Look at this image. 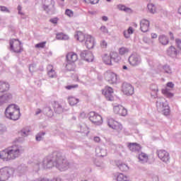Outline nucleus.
<instances>
[{"instance_id":"obj_1","label":"nucleus","mask_w":181,"mask_h":181,"mask_svg":"<svg viewBox=\"0 0 181 181\" xmlns=\"http://www.w3.org/2000/svg\"><path fill=\"white\" fill-rule=\"evenodd\" d=\"M37 169L41 166L42 169H52L55 166L60 172H66L70 168V162L67 158L58 151H54L52 153L47 156L42 161L38 158L35 162Z\"/></svg>"},{"instance_id":"obj_2","label":"nucleus","mask_w":181,"mask_h":181,"mask_svg":"<svg viewBox=\"0 0 181 181\" xmlns=\"http://www.w3.org/2000/svg\"><path fill=\"white\" fill-rule=\"evenodd\" d=\"M25 148L23 146L15 144L8 148L0 152V158L8 162V160H13L16 158H19L21 153H23Z\"/></svg>"},{"instance_id":"obj_3","label":"nucleus","mask_w":181,"mask_h":181,"mask_svg":"<svg viewBox=\"0 0 181 181\" xmlns=\"http://www.w3.org/2000/svg\"><path fill=\"white\" fill-rule=\"evenodd\" d=\"M5 115L8 119L18 121L21 118V110L19 107L15 104L8 105L5 110Z\"/></svg>"},{"instance_id":"obj_4","label":"nucleus","mask_w":181,"mask_h":181,"mask_svg":"<svg viewBox=\"0 0 181 181\" xmlns=\"http://www.w3.org/2000/svg\"><path fill=\"white\" fill-rule=\"evenodd\" d=\"M156 104L158 112H160L163 115H169L170 109L164 98H157Z\"/></svg>"},{"instance_id":"obj_5","label":"nucleus","mask_w":181,"mask_h":181,"mask_svg":"<svg viewBox=\"0 0 181 181\" xmlns=\"http://www.w3.org/2000/svg\"><path fill=\"white\" fill-rule=\"evenodd\" d=\"M14 170L9 167H4L0 169V181L9 180L13 176Z\"/></svg>"},{"instance_id":"obj_6","label":"nucleus","mask_w":181,"mask_h":181,"mask_svg":"<svg viewBox=\"0 0 181 181\" xmlns=\"http://www.w3.org/2000/svg\"><path fill=\"white\" fill-rule=\"evenodd\" d=\"M10 50L13 53H22L23 52V47H22V43L21 41L16 39H12L10 40Z\"/></svg>"},{"instance_id":"obj_7","label":"nucleus","mask_w":181,"mask_h":181,"mask_svg":"<svg viewBox=\"0 0 181 181\" xmlns=\"http://www.w3.org/2000/svg\"><path fill=\"white\" fill-rule=\"evenodd\" d=\"M88 119L90 122L95 124V125H101V124H103V117L95 112H89Z\"/></svg>"},{"instance_id":"obj_8","label":"nucleus","mask_w":181,"mask_h":181,"mask_svg":"<svg viewBox=\"0 0 181 181\" xmlns=\"http://www.w3.org/2000/svg\"><path fill=\"white\" fill-rule=\"evenodd\" d=\"M129 63L133 67H136L142 63V58L138 54H132L129 57Z\"/></svg>"},{"instance_id":"obj_9","label":"nucleus","mask_w":181,"mask_h":181,"mask_svg":"<svg viewBox=\"0 0 181 181\" xmlns=\"http://www.w3.org/2000/svg\"><path fill=\"white\" fill-rule=\"evenodd\" d=\"M107 125L110 128L115 129V131H117V132H121V131H122V124L114 120L112 118H109L107 119Z\"/></svg>"},{"instance_id":"obj_10","label":"nucleus","mask_w":181,"mask_h":181,"mask_svg":"<svg viewBox=\"0 0 181 181\" xmlns=\"http://www.w3.org/2000/svg\"><path fill=\"white\" fill-rule=\"evenodd\" d=\"M103 60L105 64L111 65L112 64V60H114V62L118 60V54L117 52H111L110 56L105 54L103 57Z\"/></svg>"},{"instance_id":"obj_11","label":"nucleus","mask_w":181,"mask_h":181,"mask_svg":"<svg viewBox=\"0 0 181 181\" xmlns=\"http://www.w3.org/2000/svg\"><path fill=\"white\" fill-rule=\"evenodd\" d=\"M105 78L106 81H108L110 84H115L117 83V77L115 73L111 71H107L105 74Z\"/></svg>"},{"instance_id":"obj_12","label":"nucleus","mask_w":181,"mask_h":181,"mask_svg":"<svg viewBox=\"0 0 181 181\" xmlns=\"http://www.w3.org/2000/svg\"><path fill=\"white\" fill-rule=\"evenodd\" d=\"M122 91L125 95H132L134 94V87L130 83L124 82L122 86Z\"/></svg>"},{"instance_id":"obj_13","label":"nucleus","mask_w":181,"mask_h":181,"mask_svg":"<svg viewBox=\"0 0 181 181\" xmlns=\"http://www.w3.org/2000/svg\"><path fill=\"white\" fill-rule=\"evenodd\" d=\"M102 93L105 95V98L108 101H112L114 100V90L111 87L105 88Z\"/></svg>"},{"instance_id":"obj_14","label":"nucleus","mask_w":181,"mask_h":181,"mask_svg":"<svg viewBox=\"0 0 181 181\" xmlns=\"http://www.w3.org/2000/svg\"><path fill=\"white\" fill-rule=\"evenodd\" d=\"M158 156L162 162H164L165 163H168L170 159V156H169V153L168 151L165 150H160L158 151Z\"/></svg>"},{"instance_id":"obj_15","label":"nucleus","mask_w":181,"mask_h":181,"mask_svg":"<svg viewBox=\"0 0 181 181\" xmlns=\"http://www.w3.org/2000/svg\"><path fill=\"white\" fill-rule=\"evenodd\" d=\"M113 111L115 114H119V115H122V117H125L128 114L127 109L121 105L114 106Z\"/></svg>"},{"instance_id":"obj_16","label":"nucleus","mask_w":181,"mask_h":181,"mask_svg":"<svg viewBox=\"0 0 181 181\" xmlns=\"http://www.w3.org/2000/svg\"><path fill=\"white\" fill-rule=\"evenodd\" d=\"M81 57L83 60H86V62H91L93 60H94V56L93 55V53L87 50L81 52Z\"/></svg>"},{"instance_id":"obj_17","label":"nucleus","mask_w":181,"mask_h":181,"mask_svg":"<svg viewBox=\"0 0 181 181\" xmlns=\"http://www.w3.org/2000/svg\"><path fill=\"white\" fill-rule=\"evenodd\" d=\"M85 46L87 49H93L94 47V37L93 36L89 35H86Z\"/></svg>"},{"instance_id":"obj_18","label":"nucleus","mask_w":181,"mask_h":181,"mask_svg":"<svg viewBox=\"0 0 181 181\" xmlns=\"http://www.w3.org/2000/svg\"><path fill=\"white\" fill-rule=\"evenodd\" d=\"M11 85L9 83L4 81H0V93H6L9 91Z\"/></svg>"},{"instance_id":"obj_19","label":"nucleus","mask_w":181,"mask_h":181,"mask_svg":"<svg viewBox=\"0 0 181 181\" xmlns=\"http://www.w3.org/2000/svg\"><path fill=\"white\" fill-rule=\"evenodd\" d=\"M43 9L47 15H54V13H56V7H54V4L43 6Z\"/></svg>"},{"instance_id":"obj_20","label":"nucleus","mask_w":181,"mask_h":181,"mask_svg":"<svg viewBox=\"0 0 181 181\" xmlns=\"http://www.w3.org/2000/svg\"><path fill=\"white\" fill-rule=\"evenodd\" d=\"M140 28L141 32H148V30H149V21L146 19L141 20L140 22Z\"/></svg>"},{"instance_id":"obj_21","label":"nucleus","mask_w":181,"mask_h":181,"mask_svg":"<svg viewBox=\"0 0 181 181\" xmlns=\"http://www.w3.org/2000/svg\"><path fill=\"white\" fill-rule=\"evenodd\" d=\"M66 60L69 62V63H76V62L78 60V57L77 54L74 52H69L66 54Z\"/></svg>"},{"instance_id":"obj_22","label":"nucleus","mask_w":181,"mask_h":181,"mask_svg":"<svg viewBox=\"0 0 181 181\" xmlns=\"http://www.w3.org/2000/svg\"><path fill=\"white\" fill-rule=\"evenodd\" d=\"M96 154L99 157L104 158V156H107V148H105V146H99L96 148Z\"/></svg>"},{"instance_id":"obj_23","label":"nucleus","mask_w":181,"mask_h":181,"mask_svg":"<svg viewBox=\"0 0 181 181\" xmlns=\"http://www.w3.org/2000/svg\"><path fill=\"white\" fill-rule=\"evenodd\" d=\"M47 75L50 78H56L57 77V74H56V71L53 68V65H48L47 67Z\"/></svg>"},{"instance_id":"obj_24","label":"nucleus","mask_w":181,"mask_h":181,"mask_svg":"<svg viewBox=\"0 0 181 181\" xmlns=\"http://www.w3.org/2000/svg\"><path fill=\"white\" fill-rule=\"evenodd\" d=\"M128 148L132 152H139L141 149V145L136 143H130L128 145Z\"/></svg>"},{"instance_id":"obj_25","label":"nucleus","mask_w":181,"mask_h":181,"mask_svg":"<svg viewBox=\"0 0 181 181\" xmlns=\"http://www.w3.org/2000/svg\"><path fill=\"white\" fill-rule=\"evenodd\" d=\"M78 128L79 129L78 132H81V134H83V135H88V127H87V124H79L78 126Z\"/></svg>"},{"instance_id":"obj_26","label":"nucleus","mask_w":181,"mask_h":181,"mask_svg":"<svg viewBox=\"0 0 181 181\" xmlns=\"http://www.w3.org/2000/svg\"><path fill=\"white\" fill-rule=\"evenodd\" d=\"M54 110L56 114H62L63 111H64L63 106H62V105H60L57 102H54Z\"/></svg>"},{"instance_id":"obj_27","label":"nucleus","mask_w":181,"mask_h":181,"mask_svg":"<svg viewBox=\"0 0 181 181\" xmlns=\"http://www.w3.org/2000/svg\"><path fill=\"white\" fill-rule=\"evenodd\" d=\"M167 54L168 56H170V57H176V56H177V51L175 47L171 46L167 49Z\"/></svg>"},{"instance_id":"obj_28","label":"nucleus","mask_w":181,"mask_h":181,"mask_svg":"<svg viewBox=\"0 0 181 181\" xmlns=\"http://www.w3.org/2000/svg\"><path fill=\"white\" fill-rule=\"evenodd\" d=\"M42 112H44V114H45V115H47V117H49V118H52V117H53V115H54V113L53 112V110H52V107H45L42 110Z\"/></svg>"},{"instance_id":"obj_29","label":"nucleus","mask_w":181,"mask_h":181,"mask_svg":"<svg viewBox=\"0 0 181 181\" xmlns=\"http://www.w3.org/2000/svg\"><path fill=\"white\" fill-rule=\"evenodd\" d=\"M0 97L1 98V100L4 103H8V101H11V100H12L13 98L12 93H6Z\"/></svg>"},{"instance_id":"obj_30","label":"nucleus","mask_w":181,"mask_h":181,"mask_svg":"<svg viewBox=\"0 0 181 181\" xmlns=\"http://www.w3.org/2000/svg\"><path fill=\"white\" fill-rule=\"evenodd\" d=\"M75 39L79 42H83L86 39V35L82 32L78 31L75 35Z\"/></svg>"},{"instance_id":"obj_31","label":"nucleus","mask_w":181,"mask_h":181,"mask_svg":"<svg viewBox=\"0 0 181 181\" xmlns=\"http://www.w3.org/2000/svg\"><path fill=\"white\" fill-rule=\"evenodd\" d=\"M158 40L161 45H166L169 43V38L166 37L165 35H161L158 37Z\"/></svg>"},{"instance_id":"obj_32","label":"nucleus","mask_w":181,"mask_h":181,"mask_svg":"<svg viewBox=\"0 0 181 181\" xmlns=\"http://www.w3.org/2000/svg\"><path fill=\"white\" fill-rule=\"evenodd\" d=\"M139 160L141 163H146L148 162V156L145 153L139 155Z\"/></svg>"},{"instance_id":"obj_33","label":"nucleus","mask_w":181,"mask_h":181,"mask_svg":"<svg viewBox=\"0 0 181 181\" xmlns=\"http://www.w3.org/2000/svg\"><path fill=\"white\" fill-rule=\"evenodd\" d=\"M163 72L165 74H172L173 71H172V67L170 65L165 64L163 66Z\"/></svg>"},{"instance_id":"obj_34","label":"nucleus","mask_w":181,"mask_h":181,"mask_svg":"<svg viewBox=\"0 0 181 181\" xmlns=\"http://www.w3.org/2000/svg\"><path fill=\"white\" fill-rule=\"evenodd\" d=\"M117 9H119V11H124V12H127V13H129L132 11L130 8H128L122 4L117 5Z\"/></svg>"},{"instance_id":"obj_35","label":"nucleus","mask_w":181,"mask_h":181,"mask_svg":"<svg viewBox=\"0 0 181 181\" xmlns=\"http://www.w3.org/2000/svg\"><path fill=\"white\" fill-rule=\"evenodd\" d=\"M118 52L120 56H124V54H127V53H129V49L125 47H122L119 48Z\"/></svg>"},{"instance_id":"obj_36","label":"nucleus","mask_w":181,"mask_h":181,"mask_svg":"<svg viewBox=\"0 0 181 181\" xmlns=\"http://www.w3.org/2000/svg\"><path fill=\"white\" fill-rule=\"evenodd\" d=\"M117 181H129V177L124 175V174L120 173L117 176Z\"/></svg>"},{"instance_id":"obj_37","label":"nucleus","mask_w":181,"mask_h":181,"mask_svg":"<svg viewBox=\"0 0 181 181\" xmlns=\"http://www.w3.org/2000/svg\"><path fill=\"white\" fill-rule=\"evenodd\" d=\"M74 67H76V65L74 62H70L67 61V64H66V70H68L69 71H73V70H74Z\"/></svg>"},{"instance_id":"obj_38","label":"nucleus","mask_w":181,"mask_h":181,"mask_svg":"<svg viewBox=\"0 0 181 181\" xmlns=\"http://www.w3.org/2000/svg\"><path fill=\"white\" fill-rule=\"evenodd\" d=\"M68 100L70 105H76V104H78L79 101L78 98H76L74 97H69Z\"/></svg>"},{"instance_id":"obj_39","label":"nucleus","mask_w":181,"mask_h":181,"mask_svg":"<svg viewBox=\"0 0 181 181\" xmlns=\"http://www.w3.org/2000/svg\"><path fill=\"white\" fill-rule=\"evenodd\" d=\"M147 7L150 13H156V7L153 4H148Z\"/></svg>"},{"instance_id":"obj_40","label":"nucleus","mask_w":181,"mask_h":181,"mask_svg":"<svg viewBox=\"0 0 181 181\" xmlns=\"http://www.w3.org/2000/svg\"><path fill=\"white\" fill-rule=\"evenodd\" d=\"M118 168L119 170H121L122 172H127V170H129V167H128L127 164H124V163L119 164L118 165Z\"/></svg>"},{"instance_id":"obj_41","label":"nucleus","mask_w":181,"mask_h":181,"mask_svg":"<svg viewBox=\"0 0 181 181\" xmlns=\"http://www.w3.org/2000/svg\"><path fill=\"white\" fill-rule=\"evenodd\" d=\"M162 93H163V94H164L165 95H166L167 97H168L170 98L173 97V93H170L169 91V88H168L163 89Z\"/></svg>"},{"instance_id":"obj_42","label":"nucleus","mask_w":181,"mask_h":181,"mask_svg":"<svg viewBox=\"0 0 181 181\" xmlns=\"http://www.w3.org/2000/svg\"><path fill=\"white\" fill-rule=\"evenodd\" d=\"M54 0H42L43 6H48L49 5H53Z\"/></svg>"},{"instance_id":"obj_43","label":"nucleus","mask_w":181,"mask_h":181,"mask_svg":"<svg viewBox=\"0 0 181 181\" xmlns=\"http://www.w3.org/2000/svg\"><path fill=\"white\" fill-rule=\"evenodd\" d=\"M6 132V126L0 123V135H4Z\"/></svg>"},{"instance_id":"obj_44","label":"nucleus","mask_w":181,"mask_h":181,"mask_svg":"<svg viewBox=\"0 0 181 181\" xmlns=\"http://www.w3.org/2000/svg\"><path fill=\"white\" fill-rule=\"evenodd\" d=\"M46 134V133L45 132H41V133H38L37 135H36V141H42V139H43V136H45V135Z\"/></svg>"},{"instance_id":"obj_45","label":"nucleus","mask_w":181,"mask_h":181,"mask_svg":"<svg viewBox=\"0 0 181 181\" xmlns=\"http://www.w3.org/2000/svg\"><path fill=\"white\" fill-rule=\"evenodd\" d=\"M21 135L22 136H28L29 135V129H23L21 130Z\"/></svg>"},{"instance_id":"obj_46","label":"nucleus","mask_w":181,"mask_h":181,"mask_svg":"<svg viewBox=\"0 0 181 181\" xmlns=\"http://www.w3.org/2000/svg\"><path fill=\"white\" fill-rule=\"evenodd\" d=\"M26 169H27V167H26V165L25 164H21L18 167V170H20V172H23V173L26 172Z\"/></svg>"},{"instance_id":"obj_47","label":"nucleus","mask_w":181,"mask_h":181,"mask_svg":"<svg viewBox=\"0 0 181 181\" xmlns=\"http://www.w3.org/2000/svg\"><path fill=\"white\" fill-rule=\"evenodd\" d=\"M0 11L1 12H7V13H10L11 11H9V9H8V8H6L4 6H0Z\"/></svg>"},{"instance_id":"obj_48","label":"nucleus","mask_w":181,"mask_h":181,"mask_svg":"<svg viewBox=\"0 0 181 181\" xmlns=\"http://www.w3.org/2000/svg\"><path fill=\"white\" fill-rule=\"evenodd\" d=\"M45 45H46V42H42L35 45V47L43 49V47H45Z\"/></svg>"},{"instance_id":"obj_49","label":"nucleus","mask_w":181,"mask_h":181,"mask_svg":"<svg viewBox=\"0 0 181 181\" xmlns=\"http://www.w3.org/2000/svg\"><path fill=\"white\" fill-rule=\"evenodd\" d=\"M65 14L67 15V16H69L70 18H71V16H73L74 15V13H73V11L70 9H66L65 11Z\"/></svg>"},{"instance_id":"obj_50","label":"nucleus","mask_w":181,"mask_h":181,"mask_svg":"<svg viewBox=\"0 0 181 181\" xmlns=\"http://www.w3.org/2000/svg\"><path fill=\"white\" fill-rule=\"evenodd\" d=\"M123 35L126 39H129V37H131V35L128 33L127 30H124L123 32Z\"/></svg>"},{"instance_id":"obj_51","label":"nucleus","mask_w":181,"mask_h":181,"mask_svg":"<svg viewBox=\"0 0 181 181\" xmlns=\"http://www.w3.org/2000/svg\"><path fill=\"white\" fill-rule=\"evenodd\" d=\"M35 67H36V64H35L30 65L29 70H30V73H33V71H35Z\"/></svg>"},{"instance_id":"obj_52","label":"nucleus","mask_w":181,"mask_h":181,"mask_svg":"<svg viewBox=\"0 0 181 181\" xmlns=\"http://www.w3.org/2000/svg\"><path fill=\"white\" fill-rule=\"evenodd\" d=\"M78 87V85H70L68 86H66V90H71V88H77Z\"/></svg>"},{"instance_id":"obj_53","label":"nucleus","mask_w":181,"mask_h":181,"mask_svg":"<svg viewBox=\"0 0 181 181\" xmlns=\"http://www.w3.org/2000/svg\"><path fill=\"white\" fill-rule=\"evenodd\" d=\"M100 30L103 33H108V29H107V27L103 25L102 27H100Z\"/></svg>"},{"instance_id":"obj_54","label":"nucleus","mask_w":181,"mask_h":181,"mask_svg":"<svg viewBox=\"0 0 181 181\" xmlns=\"http://www.w3.org/2000/svg\"><path fill=\"white\" fill-rule=\"evenodd\" d=\"M107 45L108 44L107 43V42H105V40H103L100 42L101 47H103V49H105V47H107Z\"/></svg>"},{"instance_id":"obj_55","label":"nucleus","mask_w":181,"mask_h":181,"mask_svg":"<svg viewBox=\"0 0 181 181\" xmlns=\"http://www.w3.org/2000/svg\"><path fill=\"white\" fill-rule=\"evenodd\" d=\"M57 21H59V18H51L49 20V22H51V23H54V25H56V23H57Z\"/></svg>"},{"instance_id":"obj_56","label":"nucleus","mask_w":181,"mask_h":181,"mask_svg":"<svg viewBox=\"0 0 181 181\" xmlns=\"http://www.w3.org/2000/svg\"><path fill=\"white\" fill-rule=\"evenodd\" d=\"M42 112H43V110L40 108H37L35 110V115H39L40 114H42Z\"/></svg>"},{"instance_id":"obj_57","label":"nucleus","mask_w":181,"mask_h":181,"mask_svg":"<svg viewBox=\"0 0 181 181\" xmlns=\"http://www.w3.org/2000/svg\"><path fill=\"white\" fill-rule=\"evenodd\" d=\"M126 31H127L129 35H132V33H134V28L132 27H129Z\"/></svg>"},{"instance_id":"obj_58","label":"nucleus","mask_w":181,"mask_h":181,"mask_svg":"<svg viewBox=\"0 0 181 181\" xmlns=\"http://www.w3.org/2000/svg\"><path fill=\"white\" fill-rule=\"evenodd\" d=\"M151 89L156 93L158 91V86L153 85L151 86Z\"/></svg>"},{"instance_id":"obj_59","label":"nucleus","mask_w":181,"mask_h":181,"mask_svg":"<svg viewBox=\"0 0 181 181\" xmlns=\"http://www.w3.org/2000/svg\"><path fill=\"white\" fill-rule=\"evenodd\" d=\"M80 117H81V118H83V119L87 118V114L84 112H82L80 114Z\"/></svg>"},{"instance_id":"obj_60","label":"nucleus","mask_w":181,"mask_h":181,"mask_svg":"<svg viewBox=\"0 0 181 181\" xmlns=\"http://www.w3.org/2000/svg\"><path fill=\"white\" fill-rule=\"evenodd\" d=\"M100 0H89V4H92V5H95V4H98Z\"/></svg>"},{"instance_id":"obj_61","label":"nucleus","mask_w":181,"mask_h":181,"mask_svg":"<svg viewBox=\"0 0 181 181\" xmlns=\"http://www.w3.org/2000/svg\"><path fill=\"white\" fill-rule=\"evenodd\" d=\"M167 87H169L170 88H173V87H175V84H173V83L172 82H168L167 83Z\"/></svg>"},{"instance_id":"obj_62","label":"nucleus","mask_w":181,"mask_h":181,"mask_svg":"<svg viewBox=\"0 0 181 181\" xmlns=\"http://www.w3.org/2000/svg\"><path fill=\"white\" fill-rule=\"evenodd\" d=\"M63 37V34H57V39L58 40H62V38Z\"/></svg>"},{"instance_id":"obj_63","label":"nucleus","mask_w":181,"mask_h":181,"mask_svg":"<svg viewBox=\"0 0 181 181\" xmlns=\"http://www.w3.org/2000/svg\"><path fill=\"white\" fill-rule=\"evenodd\" d=\"M93 141H94L95 142L98 143V142H100V141H101V139H100V137H98V136H95V137L93 138Z\"/></svg>"},{"instance_id":"obj_64","label":"nucleus","mask_w":181,"mask_h":181,"mask_svg":"<svg viewBox=\"0 0 181 181\" xmlns=\"http://www.w3.org/2000/svg\"><path fill=\"white\" fill-rule=\"evenodd\" d=\"M153 181H159V177H158V175H154L153 177Z\"/></svg>"}]
</instances>
